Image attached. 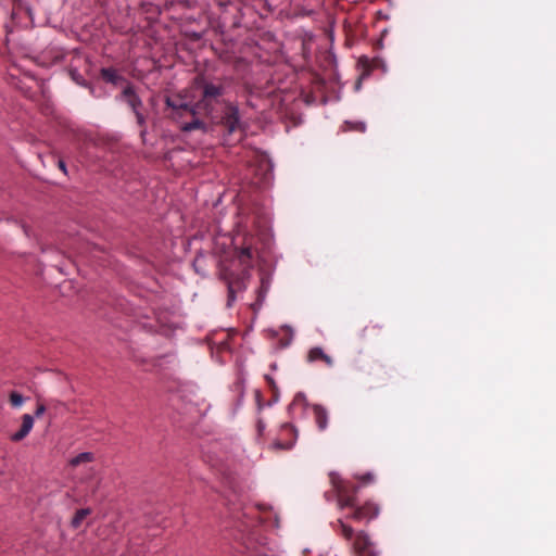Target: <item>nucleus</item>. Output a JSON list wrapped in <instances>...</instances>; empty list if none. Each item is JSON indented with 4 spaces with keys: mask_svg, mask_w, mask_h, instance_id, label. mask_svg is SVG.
Masks as SVG:
<instances>
[{
    "mask_svg": "<svg viewBox=\"0 0 556 556\" xmlns=\"http://www.w3.org/2000/svg\"><path fill=\"white\" fill-rule=\"evenodd\" d=\"M375 329H380V327L378 325H369V326H366L364 331H363V336H365V332L366 331H369V330H375Z\"/></svg>",
    "mask_w": 556,
    "mask_h": 556,
    "instance_id": "obj_24",
    "label": "nucleus"
},
{
    "mask_svg": "<svg viewBox=\"0 0 556 556\" xmlns=\"http://www.w3.org/2000/svg\"><path fill=\"white\" fill-rule=\"evenodd\" d=\"M307 361L309 363H314V362H317V361H323L325 362V364L328 366V367H332L333 366V359L331 358V356H329L328 354H326L324 352V350L321 348H313L308 351V354H307Z\"/></svg>",
    "mask_w": 556,
    "mask_h": 556,
    "instance_id": "obj_8",
    "label": "nucleus"
},
{
    "mask_svg": "<svg viewBox=\"0 0 556 556\" xmlns=\"http://www.w3.org/2000/svg\"><path fill=\"white\" fill-rule=\"evenodd\" d=\"M58 166L59 168L64 173V175H67V167H66V163L63 161V160H59L58 161Z\"/></svg>",
    "mask_w": 556,
    "mask_h": 556,
    "instance_id": "obj_22",
    "label": "nucleus"
},
{
    "mask_svg": "<svg viewBox=\"0 0 556 556\" xmlns=\"http://www.w3.org/2000/svg\"><path fill=\"white\" fill-rule=\"evenodd\" d=\"M91 514L90 508H81L76 510L74 517L71 520V527L77 529L80 527L83 520Z\"/></svg>",
    "mask_w": 556,
    "mask_h": 556,
    "instance_id": "obj_12",
    "label": "nucleus"
},
{
    "mask_svg": "<svg viewBox=\"0 0 556 556\" xmlns=\"http://www.w3.org/2000/svg\"><path fill=\"white\" fill-rule=\"evenodd\" d=\"M49 408L53 409L55 413H63L67 409V405L58 399H50L48 402Z\"/></svg>",
    "mask_w": 556,
    "mask_h": 556,
    "instance_id": "obj_16",
    "label": "nucleus"
},
{
    "mask_svg": "<svg viewBox=\"0 0 556 556\" xmlns=\"http://www.w3.org/2000/svg\"><path fill=\"white\" fill-rule=\"evenodd\" d=\"M358 129H359L361 131H365V129H366L365 124H364V123H359V127H358Z\"/></svg>",
    "mask_w": 556,
    "mask_h": 556,
    "instance_id": "obj_28",
    "label": "nucleus"
},
{
    "mask_svg": "<svg viewBox=\"0 0 556 556\" xmlns=\"http://www.w3.org/2000/svg\"><path fill=\"white\" fill-rule=\"evenodd\" d=\"M358 479L364 482V483H369V482H372L375 480V477L372 473L368 472L364 476H359Z\"/></svg>",
    "mask_w": 556,
    "mask_h": 556,
    "instance_id": "obj_20",
    "label": "nucleus"
},
{
    "mask_svg": "<svg viewBox=\"0 0 556 556\" xmlns=\"http://www.w3.org/2000/svg\"><path fill=\"white\" fill-rule=\"evenodd\" d=\"M331 483L337 491V503L340 510H345L349 506H354V496L349 495L343 486L342 480L338 473L330 475Z\"/></svg>",
    "mask_w": 556,
    "mask_h": 556,
    "instance_id": "obj_3",
    "label": "nucleus"
},
{
    "mask_svg": "<svg viewBox=\"0 0 556 556\" xmlns=\"http://www.w3.org/2000/svg\"><path fill=\"white\" fill-rule=\"evenodd\" d=\"M34 421H35V419H34L33 415L24 414L22 416L21 428L11 435V440L14 442H20L23 439H25L30 433L31 429L34 428Z\"/></svg>",
    "mask_w": 556,
    "mask_h": 556,
    "instance_id": "obj_6",
    "label": "nucleus"
},
{
    "mask_svg": "<svg viewBox=\"0 0 556 556\" xmlns=\"http://www.w3.org/2000/svg\"><path fill=\"white\" fill-rule=\"evenodd\" d=\"M359 556H378V554L375 551H369L368 555H359Z\"/></svg>",
    "mask_w": 556,
    "mask_h": 556,
    "instance_id": "obj_27",
    "label": "nucleus"
},
{
    "mask_svg": "<svg viewBox=\"0 0 556 556\" xmlns=\"http://www.w3.org/2000/svg\"><path fill=\"white\" fill-rule=\"evenodd\" d=\"M282 428H283L285 430H291V431H292V432H294V434L296 435V429H295L293 426H291V425H289V424H286V425H283V427H282Z\"/></svg>",
    "mask_w": 556,
    "mask_h": 556,
    "instance_id": "obj_25",
    "label": "nucleus"
},
{
    "mask_svg": "<svg viewBox=\"0 0 556 556\" xmlns=\"http://www.w3.org/2000/svg\"><path fill=\"white\" fill-rule=\"evenodd\" d=\"M338 523L340 526L342 536L349 542L355 554L359 556L371 551L370 547L372 546V542L365 531L356 533L351 526L346 525L343 518H340Z\"/></svg>",
    "mask_w": 556,
    "mask_h": 556,
    "instance_id": "obj_1",
    "label": "nucleus"
},
{
    "mask_svg": "<svg viewBox=\"0 0 556 556\" xmlns=\"http://www.w3.org/2000/svg\"><path fill=\"white\" fill-rule=\"evenodd\" d=\"M228 289H229V298H230V300L232 301V300L235 299V296H233V290H232L231 286H229V288H228Z\"/></svg>",
    "mask_w": 556,
    "mask_h": 556,
    "instance_id": "obj_26",
    "label": "nucleus"
},
{
    "mask_svg": "<svg viewBox=\"0 0 556 556\" xmlns=\"http://www.w3.org/2000/svg\"><path fill=\"white\" fill-rule=\"evenodd\" d=\"M102 77L110 84L118 85L124 80V77L121 76L115 68L104 67L101 70Z\"/></svg>",
    "mask_w": 556,
    "mask_h": 556,
    "instance_id": "obj_9",
    "label": "nucleus"
},
{
    "mask_svg": "<svg viewBox=\"0 0 556 556\" xmlns=\"http://www.w3.org/2000/svg\"><path fill=\"white\" fill-rule=\"evenodd\" d=\"M197 85H201L203 89V100H212L217 99L223 96L224 87L222 85H216L210 81L204 80L203 78L195 79Z\"/></svg>",
    "mask_w": 556,
    "mask_h": 556,
    "instance_id": "obj_5",
    "label": "nucleus"
},
{
    "mask_svg": "<svg viewBox=\"0 0 556 556\" xmlns=\"http://www.w3.org/2000/svg\"><path fill=\"white\" fill-rule=\"evenodd\" d=\"M345 509L351 511L344 515V518L356 522H369L380 514L379 505L374 502H366L364 505L358 506L354 501V506H349Z\"/></svg>",
    "mask_w": 556,
    "mask_h": 556,
    "instance_id": "obj_2",
    "label": "nucleus"
},
{
    "mask_svg": "<svg viewBox=\"0 0 556 556\" xmlns=\"http://www.w3.org/2000/svg\"><path fill=\"white\" fill-rule=\"evenodd\" d=\"M238 258L240 261V263L247 268V267H250V263H251V260H252V250L251 248L247 247V248H242L240 251H239V254H238Z\"/></svg>",
    "mask_w": 556,
    "mask_h": 556,
    "instance_id": "obj_14",
    "label": "nucleus"
},
{
    "mask_svg": "<svg viewBox=\"0 0 556 556\" xmlns=\"http://www.w3.org/2000/svg\"><path fill=\"white\" fill-rule=\"evenodd\" d=\"M94 459V456L91 452H83L77 454L75 457L71 458L70 465L72 467H76L81 463H90Z\"/></svg>",
    "mask_w": 556,
    "mask_h": 556,
    "instance_id": "obj_13",
    "label": "nucleus"
},
{
    "mask_svg": "<svg viewBox=\"0 0 556 556\" xmlns=\"http://www.w3.org/2000/svg\"><path fill=\"white\" fill-rule=\"evenodd\" d=\"M193 117H197V114H198V106L195 104H190L189 103V108H187V110Z\"/></svg>",
    "mask_w": 556,
    "mask_h": 556,
    "instance_id": "obj_21",
    "label": "nucleus"
},
{
    "mask_svg": "<svg viewBox=\"0 0 556 556\" xmlns=\"http://www.w3.org/2000/svg\"><path fill=\"white\" fill-rule=\"evenodd\" d=\"M10 403L13 408H20L24 405V403L27 401V397H25L23 394L12 391L9 395Z\"/></svg>",
    "mask_w": 556,
    "mask_h": 556,
    "instance_id": "obj_15",
    "label": "nucleus"
},
{
    "mask_svg": "<svg viewBox=\"0 0 556 556\" xmlns=\"http://www.w3.org/2000/svg\"><path fill=\"white\" fill-rule=\"evenodd\" d=\"M47 405L42 403L41 401L37 400V406L34 413V419L42 417L47 412Z\"/></svg>",
    "mask_w": 556,
    "mask_h": 556,
    "instance_id": "obj_18",
    "label": "nucleus"
},
{
    "mask_svg": "<svg viewBox=\"0 0 556 556\" xmlns=\"http://www.w3.org/2000/svg\"><path fill=\"white\" fill-rule=\"evenodd\" d=\"M121 99L124 100L132 112L140 111L143 103L139 94L137 93L134 85L128 83L121 93Z\"/></svg>",
    "mask_w": 556,
    "mask_h": 556,
    "instance_id": "obj_4",
    "label": "nucleus"
},
{
    "mask_svg": "<svg viewBox=\"0 0 556 556\" xmlns=\"http://www.w3.org/2000/svg\"><path fill=\"white\" fill-rule=\"evenodd\" d=\"M274 446L277 447V448H291L293 446V443L283 445L282 443L277 442V443L274 444Z\"/></svg>",
    "mask_w": 556,
    "mask_h": 556,
    "instance_id": "obj_23",
    "label": "nucleus"
},
{
    "mask_svg": "<svg viewBox=\"0 0 556 556\" xmlns=\"http://www.w3.org/2000/svg\"><path fill=\"white\" fill-rule=\"evenodd\" d=\"M180 129L184 131V132H190L194 129H201L202 131L206 132L207 131V126L204 122H202L200 118L198 117H194L191 122L189 123H184L181 126H180Z\"/></svg>",
    "mask_w": 556,
    "mask_h": 556,
    "instance_id": "obj_10",
    "label": "nucleus"
},
{
    "mask_svg": "<svg viewBox=\"0 0 556 556\" xmlns=\"http://www.w3.org/2000/svg\"><path fill=\"white\" fill-rule=\"evenodd\" d=\"M70 76L71 78L79 86H87L86 79L83 77V75L79 73L78 68H71L70 70Z\"/></svg>",
    "mask_w": 556,
    "mask_h": 556,
    "instance_id": "obj_17",
    "label": "nucleus"
},
{
    "mask_svg": "<svg viewBox=\"0 0 556 556\" xmlns=\"http://www.w3.org/2000/svg\"><path fill=\"white\" fill-rule=\"evenodd\" d=\"M165 104L167 108L172 109L173 112L176 114V115H179V111L180 110H187V108H189V103L188 102H185L182 101L181 99L177 100V99H174V98H170V97H167L165 99Z\"/></svg>",
    "mask_w": 556,
    "mask_h": 556,
    "instance_id": "obj_11",
    "label": "nucleus"
},
{
    "mask_svg": "<svg viewBox=\"0 0 556 556\" xmlns=\"http://www.w3.org/2000/svg\"><path fill=\"white\" fill-rule=\"evenodd\" d=\"M134 114L136 115V119H137V123L140 127H143L142 131H141V136H146L147 134V129H146V117L144 115L142 114L141 110L140 111H137V112H134Z\"/></svg>",
    "mask_w": 556,
    "mask_h": 556,
    "instance_id": "obj_19",
    "label": "nucleus"
},
{
    "mask_svg": "<svg viewBox=\"0 0 556 556\" xmlns=\"http://www.w3.org/2000/svg\"><path fill=\"white\" fill-rule=\"evenodd\" d=\"M312 410L318 430L325 431L329 422V414L327 408L320 404H314L312 405Z\"/></svg>",
    "mask_w": 556,
    "mask_h": 556,
    "instance_id": "obj_7",
    "label": "nucleus"
}]
</instances>
